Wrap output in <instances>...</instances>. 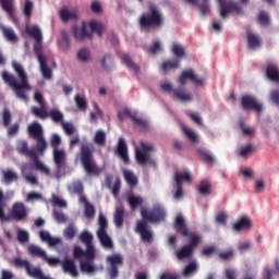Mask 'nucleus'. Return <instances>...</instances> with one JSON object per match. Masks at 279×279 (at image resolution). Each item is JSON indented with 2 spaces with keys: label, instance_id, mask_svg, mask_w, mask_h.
Masks as SVG:
<instances>
[{
  "label": "nucleus",
  "instance_id": "obj_36",
  "mask_svg": "<svg viewBox=\"0 0 279 279\" xmlns=\"http://www.w3.org/2000/svg\"><path fill=\"white\" fill-rule=\"evenodd\" d=\"M1 8L9 16H14V0H0Z\"/></svg>",
  "mask_w": 279,
  "mask_h": 279
},
{
  "label": "nucleus",
  "instance_id": "obj_7",
  "mask_svg": "<svg viewBox=\"0 0 279 279\" xmlns=\"http://www.w3.org/2000/svg\"><path fill=\"white\" fill-rule=\"evenodd\" d=\"M74 37L77 40H93V34H97L99 38L104 36V33L106 32V26L99 22H83L82 27L77 28L75 27L74 29Z\"/></svg>",
  "mask_w": 279,
  "mask_h": 279
},
{
  "label": "nucleus",
  "instance_id": "obj_62",
  "mask_svg": "<svg viewBox=\"0 0 279 279\" xmlns=\"http://www.w3.org/2000/svg\"><path fill=\"white\" fill-rule=\"evenodd\" d=\"M47 244L49 247H56V250H58V247H62V239L51 236Z\"/></svg>",
  "mask_w": 279,
  "mask_h": 279
},
{
  "label": "nucleus",
  "instance_id": "obj_43",
  "mask_svg": "<svg viewBox=\"0 0 279 279\" xmlns=\"http://www.w3.org/2000/svg\"><path fill=\"white\" fill-rule=\"evenodd\" d=\"M34 11V2L32 0H25L24 5L22 8V12L24 16L27 19H32V12Z\"/></svg>",
  "mask_w": 279,
  "mask_h": 279
},
{
  "label": "nucleus",
  "instance_id": "obj_34",
  "mask_svg": "<svg viewBox=\"0 0 279 279\" xmlns=\"http://www.w3.org/2000/svg\"><path fill=\"white\" fill-rule=\"evenodd\" d=\"M197 154L208 165H213L215 162V156H213L211 151H208L204 148H197Z\"/></svg>",
  "mask_w": 279,
  "mask_h": 279
},
{
  "label": "nucleus",
  "instance_id": "obj_1",
  "mask_svg": "<svg viewBox=\"0 0 279 279\" xmlns=\"http://www.w3.org/2000/svg\"><path fill=\"white\" fill-rule=\"evenodd\" d=\"M28 134L34 141H36L35 149H29L27 142L22 141L17 144V151L23 156H27L33 160L34 168L36 171H40V173H45V175H50L49 168H47L44 162L38 158V154H45L47 149V141L45 140V135L43 132V126L38 122H33L28 126Z\"/></svg>",
  "mask_w": 279,
  "mask_h": 279
},
{
  "label": "nucleus",
  "instance_id": "obj_13",
  "mask_svg": "<svg viewBox=\"0 0 279 279\" xmlns=\"http://www.w3.org/2000/svg\"><path fill=\"white\" fill-rule=\"evenodd\" d=\"M243 110H253L260 114L263 112V105L256 100L254 96L244 95L241 99Z\"/></svg>",
  "mask_w": 279,
  "mask_h": 279
},
{
  "label": "nucleus",
  "instance_id": "obj_39",
  "mask_svg": "<svg viewBox=\"0 0 279 279\" xmlns=\"http://www.w3.org/2000/svg\"><path fill=\"white\" fill-rule=\"evenodd\" d=\"M94 143L98 145L99 147H105L106 146V132L98 130L95 133L94 136Z\"/></svg>",
  "mask_w": 279,
  "mask_h": 279
},
{
  "label": "nucleus",
  "instance_id": "obj_59",
  "mask_svg": "<svg viewBox=\"0 0 279 279\" xmlns=\"http://www.w3.org/2000/svg\"><path fill=\"white\" fill-rule=\"evenodd\" d=\"M133 123L138 128H141L142 130H147L149 128V122H147L142 118H138V116L135 117V119L133 120Z\"/></svg>",
  "mask_w": 279,
  "mask_h": 279
},
{
  "label": "nucleus",
  "instance_id": "obj_16",
  "mask_svg": "<svg viewBox=\"0 0 279 279\" xmlns=\"http://www.w3.org/2000/svg\"><path fill=\"white\" fill-rule=\"evenodd\" d=\"M53 160H54V165L57 167L58 173L66 169V154L64 153V150L62 149L53 150Z\"/></svg>",
  "mask_w": 279,
  "mask_h": 279
},
{
  "label": "nucleus",
  "instance_id": "obj_21",
  "mask_svg": "<svg viewBox=\"0 0 279 279\" xmlns=\"http://www.w3.org/2000/svg\"><path fill=\"white\" fill-rule=\"evenodd\" d=\"M174 228L178 234H181V236H189V229H186V221L182 216H177L174 221Z\"/></svg>",
  "mask_w": 279,
  "mask_h": 279
},
{
  "label": "nucleus",
  "instance_id": "obj_26",
  "mask_svg": "<svg viewBox=\"0 0 279 279\" xmlns=\"http://www.w3.org/2000/svg\"><path fill=\"white\" fill-rule=\"evenodd\" d=\"M191 172L185 171V172H175L174 173V184H179L182 186V184H184V182H187L189 184H191Z\"/></svg>",
  "mask_w": 279,
  "mask_h": 279
},
{
  "label": "nucleus",
  "instance_id": "obj_57",
  "mask_svg": "<svg viewBox=\"0 0 279 279\" xmlns=\"http://www.w3.org/2000/svg\"><path fill=\"white\" fill-rule=\"evenodd\" d=\"M216 223H219V226H228V214L225 211L217 214Z\"/></svg>",
  "mask_w": 279,
  "mask_h": 279
},
{
  "label": "nucleus",
  "instance_id": "obj_5",
  "mask_svg": "<svg viewBox=\"0 0 279 279\" xmlns=\"http://www.w3.org/2000/svg\"><path fill=\"white\" fill-rule=\"evenodd\" d=\"M138 25L142 32L160 29L165 26V15L156 4L150 3L147 11L140 15Z\"/></svg>",
  "mask_w": 279,
  "mask_h": 279
},
{
  "label": "nucleus",
  "instance_id": "obj_55",
  "mask_svg": "<svg viewBox=\"0 0 279 279\" xmlns=\"http://www.w3.org/2000/svg\"><path fill=\"white\" fill-rule=\"evenodd\" d=\"M182 130L185 136H187L189 141H191L192 143H197V134L193 130L186 126H183Z\"/></svg>",
  "mask_w": 279,
  "mask_h": 279
},
{
  "label": "nucleus",
  "instance_id": "obj_6",
  "mask_svg": "<svg viewBox=\"0 0 279 279\" xmlns=\"http://www.w3.org/2000/svg\"><path fill=\"white\" fill-rule=\"evenodd\" d=\"M95 148L93 146L85 144L81 147V165L87 175H99L101 169L97 166L95 160Z\"/></svg>",
  "mask_w": 279,
  "mask_h": 279
},
{
  "label": "nucleus",
  "instance_id": "obj_52",
  "mask_svg": "<svg viewBox=\"0 0 279 279\" xmlns=\"http://www.w3.org/2000/svg\"><path fill=\"white\" fill-rule=\"evenodd\" d=\"M5 196L3 191L0 190V220L5 221Z\"/></svg>",
  "mask_w": 279,
  "mask_h": 279
},
{
  "label": "nucleus",
  "instance_id": "obj_33",
  "mask_svg": "<svg viewBox=\"0 0 279 279\" xmlns=\"http://www.w3.org/2000/svg\"><path fill=\"white\" fill-rule=\"evenodd\" d=\"M175 254L179 260H184V258H189V256L193 255V248L187 244L178 250Z\"/></svg>",
  "mask_w": 279,
  "mask_h": 279
},
{
  "label": "nucleus",
  "instance_id": "obj_61",
  "mask_svg": "<svg viewBox=\"0 0 279 279\" xmlns=\"http://www.w3.org/2000/svg\"><path fill=\"white\" fill-rule=\"evenodd\" d=\"M61 143H62V140L59 137V135L53 134L52 138L50 141V145H51L53 151L59 150L58 147H60Z\"/></svg>",
  "mask_w": 279,
  "mask_h": 279
},
{
  "label": "nucleus",
  "instance_id": "obj_18",
  "mask_svg": "<svg viewBox=\"0 0 279 279\" xmlns=\"http://www.w3.org/2000/svg\"><path fill=\"white\" fill-rule=\"evenodd\" d=\"M11 215L15 221H24V219H27V209L23 203H15L12 207Z\"/></svg>",
  "mask_w": 279,
  "mask_h": 279
},
{
  "label": "nucleus",
  "instance_id": "obj_42",
  "mask_svg": "<svg viewBox=\"0 0 279 279\" xmlns=\"http://www.w3.org/2000/svg\"><path fill=\"white\" fill-rule=\"evenodd\" d=\"M32 114H34L38 119H47L49 112H47V109H45V105H44V106H40V108L33 107Z\"/></svg>",
  "mask_w": 279,
  "mask_h": 279
},
{
  "label": "nucleus",
  "instance_id": "obj_27",
  "mask_svg": "<svg viewBox=\"0 0 279 279\" xmlns=\"http://www.w3.org/2000/svg\"><path fill=\"white\" fill-rule=\"evenodd\" d=\"M39 62L40 73L44 80H51L53 77V71L47 66V59H41Z\"/></svg>",
  "mask_w": 279,
  "mask_h": 279
},
{
  "label": "nucleus",
  "instance_id": "obj_56",
  "mask_svg": "<svg viewBox=\"0 0 279 279\" xmlns=\"http://www.w3.org/2000/svg\"><path fill=\"white\" fill-rule=\"evenodd\" d=\"M85 217L86 219H95V206L90 203L85 204Z\"/></svg>",
  "mask_w": 279,
  "mask_h": 279
},
{
  "label": "nucleus",
  "instance_id": "obj_15",
  "mask_svg": "<svg viewBox=\"0 0 279 279\" xmlns=\"http://www.w3.org/2000/svg\"><path fill=\"white\" fill-rule=\"evenodd\" d=\"M44 260L50 266V267H58V265H61L62 270L64 274H71V258L65 257L64 262L60 260L58 257H44Z\"/></svg>",
  "mask_w": 279,
  "mask_h": 279
},
{
  "label": "nucleus",
  "instance_id": "obj_41",
  "mask_svg": "<svg viewBox=\"0 0 279 279\" xmlns=\"http://www.w3.org/2000/svg\"><path fill=\"white\" fill-rule=\"evenodd\" d=\"M183 276L184 278H189V276H193V274H197V263L191 262L185 266L183 269Z\"/></svg>",
  "mask_w": 279,
  "mask_h": 279
},
{
  "label": "nucleus",
  "instance_id": "obj_4",
  "mask_svg": "<svg viewBox=\"0 0 279 279\" xmlns=\"http://www.w3.org/2000/svg\"><path fill=\"white\" fill-rule=\"evenodd\" d=\"M12 68L20 78L19 83L16 82V76H14V74H10L8 71L2 72L1 77L4 84H8L11 90H13L17 99H21L22 101H28L27 90H32V85H29L27 73H25L23 65L16 61L12 62Z\"/></svg>",
  "mask_w": 279,
  "mask_h": 279
},
{
  "label": "nucleus",
  "instance_id": "obj_64",
  "mask_svg": "<svg viewBox=\"0 0 279 279\" xmlns=\"http://www.w3.org/2000/svg\"><path fill=\"white\" fill-rule=\"evenodd\" d=\"M254 147L252 146V144H247L245 147L240 149L239 156H241V158H245L246 156H250V154H252Z\"/></svg>",
  "mask_w": 279,
  "mask_h": 279
},
{
  "label": "nucleus",
  "instance_id": "obj_20",
  "mask_svg": "<svg viewBox=\"0 0 279 279\" xmlns=\"http://www.w3.org/2000/svg\"><path fill=\"white\" fill-rule=\"evenodd\" d=\"M124 217H125V207H123V205H118L113 214V221L117 228H123Z\"/></svg>",
  "mask_w": 279,
  "mask_h": 279
},
{
  "label": "nucleus",
  "instance_id": "obj_51",
  "mask_svg": "<svg viewBox=\"0 0 279 279\" xmlns=\"http://www.w3.org/2000/svg\"><path fill=\"white\" fill-rule=\"evenodd\" d=\"M172 53L177 56V58H184V47L178 43L172 44Z\"/></svg>",
  "mask_w": 279,
  "mask_h": 279
},
{
  "label": "nucleus",
  "instance_id": "obj_2",
  "mask_svg": "<svg viewBox=\"0 0 279 279\" xmlns=\"http://www.w3.org/2000/svg\"><path fill=\"white\" fill-rule=\"evenodd\" d=\"M143 220L136 222L135 232L141 235L144 243H154V232L149 229V223H160L167 219V211L160 205H156L153 209H141Z\"/></svg>",
  "mask_w": 279,
  "mask_h": 279
},
{
  "label": "nucleus",
  "instance_id": "obj_3",
  "mask_svg": "<svg viewBox=\"0 0 279 279\" xmlns=\"http://www.w3.org/2000/svg\"><path fill=\"white\" fill-rule=\"evenodd\" d=\"M81 243L85 245L86 250L83 251L80 246L73 247V256L77 260H81L80 267L83 274H95L97 271V267H95V244L93 243V235L88 231H83L78 236Z\"/></svg>",
  "mask_w": 279,
  "mask_h": 279
},
{
  "label": "nucleus",
  "instance_id": "obj_54",
  "mask_svg": "<svg viewBox=\"0 0 279 279\" xmlns=\"http://www.w3.org/2000/svg\"><path fill=\"white\" fill-rule=\"evenodd\" d=\"M218 256L220 260L223 262L232 260V258H234V251L232 248H229L227 251L220 252Z\"/></svg>",
  "mask_w": 279,
  "mask_h": 279
},
{
  "label": "nucleus",
  "instance_id": "obj_30",
  "mask_svg": "<svg viewBox=\"0 0 279 279\" xmlns=\"http://www.w3.org/2000/svg\"><path fill=\"white\" fill-rule=\"evenodd\" d=\"M123 177L126 184H129L131 189H134V186L138 184V178L136 177V174H134V172L130 170H123Z\"/></svg>",
  "mask_w": 279,
  "mask_h": 279
},
{
  "label": "nucleus",
  "instance_id": "obj_48",
  "mask_svg": "<svg viewBox=\"0 0 279 279\" xmlns=\"http://www.w3.org/2000/svg\"><path fill=\"white\" fill-rule=\"evenodd\" d=\"M2 34L4 38L10 43H16V40H19V37H16V34L12 28H3Z\"/></svg>",
  "mask_w": 279,
  "mask_h": 279
},
{
  "label": "nucleus",
  "instance_id": "obj_38",
  "mask_svg": "<svg viewBox=\"0 0 279 279\" xmlns=\"http://www.w3.org/2000/svg\"><path fill=\"white\" fill-rule=\"evenodd\" d=\"M183 236L191 240L190 244L187 245L192 247V251H194L195 247H197V245H199V243L202 242V236L195 235V233L191 231H187V235H183Z\"/></svg>",
  "mask_w": 279,
  "mask_h": 279
},
{
  "label": "nucleus",
  "instance_id": "obj_40",
  "mask_svg": "<svg viewBox=\"0 0 279 279\" xmlns=\"http://www.w3.org/2000/svg\"><path fill=\"white\" fill-rule=\"evenodd\" d=\"M50 204L54 208H66V201L60 198V196L52 194Z\"/></svg>",
  "mask_w": 279,
  "mask_h": 279
},
{
  "label": "nucleus",
  "instance_id": "obj_37",
  "mask_svg": "<svg viewBox=\"0 0 279 279\" xmlns=\"http://www.w3.org/2000/svg\"><path fill=\"white\" fill-rule=\"evenodd\" d=\"M74 101H75L76 108H77V110H80V112H86V110H88V102H86V98L84 96L76 95L74 97Z\"/></svg>",
  "mask_w": 279,
  "mask_h": 279
},
{
  "label": "nucleus",
  "instance_id": "obj_58",
  "mask_svg": "<svg viewBox=\"0 0 279 279\" xmlns=\"http://www.w3.org/2000/svg\"><path fill=\"white\" fill-rule=\"evenodd\" d=\"M17 241L19 243H27V241H29V233H27L25 230L19 229Z\"/></svg>",
  "mask_w": 279,
  "mask_h": 279
},
{
  "label": "nucleus",
  "instance_id": "obj_35",
  "mask_svg": "<svg viewBox=\"0 0 279 279\" xmlns=\"http://www.w3.org/2000/svg\"><path fill=\"white\" fill-rule=\"evenodd\" d=\"M28 254H31V256H36L37 258H43V260H45L47 256V252L43 251L40 246L36 245L28 246Z\"/></svg>",
  "mask_w": 279,
  "mask_h": 279
},
{
  "label": "nucleus",
  "instance_id": "obj_10",
  "mask_svg": "<svg viewBox=\"0 0 279 279\" xmlns=\"http://www.w3.org/2000/svg\"><path fill=\"white\" fill-rule=\"evenodd\" d=\"M26 34L34 38V53L38 60H47L46 57L43 56V32L38 26H31L26 28Z\"/></svg>",
  "mask_w": 279,
  "mask_h": 279
},
{
  "label": "nucleus",
  "instance_id": "obj_31",
  "mask_svg": "<svg viewBox=\"0 0 279 279\" xmlns=\"http://www.w3.org/2000/svg\"><path fill=\"white\" fill-rule=\"evenodd\" d=\"M122 60L124 64H126L128 69L134 71L135 75H138V73H141V68H138V65L134 63L130 54H122Z\"/></svg>",
  "mask_w": 279,
  "mask_h": 279
},
{
  "label": "nucleus",
  "instance_id": "obj_53",
  "mask_svg": "<svg viewBox=\"0 0 279 279\" xmlns=\"http://www.w3.org/2000/svg\"><path fill=\"white\" fill-rule=\"evenodd\" d=\"M2 123L4 128H8L10 123H12V113L10 112V109L4 108L2 112Z\"/></svg>",
  "mask_w": 279,
  "mask_h": 279
},
{
  "label": "nucleus",
  "instance_id": "obj_23",
  "mask_svg": "<svg viewBox=\"0 0 279 279\" xmlns=\"http://www.w3.org/2000/svg\"><path fill=\"white\" fill-rule=\"evenodd\" d=\"M262 44H263V39L258 34H254L251 32L247 33L248 49H258V47H260Z\"/></svg>",
  "mask_w": 279,
  "mask_h": 279
},
{
  "label": "nucleus",
  "instance_id": "obj_45",
  "mask_svg": "<svg viewBox=\"0 0 279 279\" xmlns=\"http://www.w3.org/2000/svg\"><path fill=\"white\" fill-rule=\"evenodd\" d=\"M213 185L208 181H202L201 184L198 185V193L201 195H210L211 191L210 189Z\"/></svg>",
  "mask_w": 279,
  "mask_h": 279
},
{
  "label": "nucleus",
  "instance_id": "obj_63",
  "mask_svg": "<svg viewBox=\"0 0 279 279\" xmlns=\"http://www.w3.org/2000/svg\"><path fill=\"white\" fill-rule=\"evenodd\" d=\"M258 23L262 25H269V14L265 11H260L258 14Z\"/></svg>",
  "mask_w": 279,
  "mask_h": 279
},
{
  "label": "nucleus",
  "instance_id": "obj_9",
  "mask_svg": "<svg viewBox=\"0 0 279 279\" xmlns=\"http://www.w3.org/2000/svg\"><path fill=\"white\" fill-rule=\"evenodd\" d=\"M98 226L96 234L100 245H102L105 250H112L114 247V243L112 242V238L108 235V219H106L104 214L99 215Z\"/></svg>",
  "mask_w": 279,
  "mask_h": 279
},
{
  "label": "nucleus",
  "instance_id": "obj_11",
  "mask_svg": "<svg viewBox=\"0 0 279 279\" xmlns=\"http://www.w3.org/2000/svg\"><path fill=\"white\" fill-rule=\"evenodd\" d=\"M107 264L109 265L108 268V275L110 279H117L119 278V267H123V255L119 253H114L111 255H108Z\"/></svg>",
  "mask_w": 279,
  "mask_h": 279
},
{
  "label": "nucleus",
  "instance_id": "obj_12",
  "mask_svg": "<svg viewBox=\"0 0 279 279\" xmlns=\"http://www.w3.org/2000/svg\"><path fill=\"white\" fill-rule=\"evenodd\" d=\"M218 3L221 19H228L231 12H235V14H243V8L232 0H218Z\"/></svg>",
  "mask_w": 279,
  "mask_h": 279
},
{
  "label": "nucleus",
  "instance_id": "obj_22",
  "mask_svg": "<svg viewBox=\"0 0 279 279\" xmlns=\"http://www.w3.org/2000/svg\"><path fill=\"white\" fill-rule=\"evenodd\" d=\"M2 182L4 184H12V182H19V174L12 169L2 170Z\"/></svg>",
  "mask_w": 279,
  "mask_h": 279
},
{
  "label": "nucleus",
  "instance_id": "obj_25",
  "mask_svg": "<svg viewBox=\"0 0 279 279\" xmlns=\"http://www.w3.org/2000/svg\"><path fill=\"white\" fill-rule=\"evenodd\" d=\"M173 93L179 101H193V95L186 92V88L184 87H179L178 89H174Z\"/></svg>",
  "mask_w": 279,
  "mask_h": 279
},
{
  "label": "nucleus",
  "instance_id": "obj_24",
  "mask_svg": "<svg viewBox=\"0 0 279 279\" xmlns=\"http://www.w3.org/2000/svg\"><path fill=\"white\" fill-rule=\"evenodd\" d=\"M22 175L26 182H29V184H38V179L36 177L29 174V171H32V166L28 163H25L21 167Z\"/></svg>",
  "mask_w": 279,
  "mask_h": 279
},
{
  "label": "nucleus",
  "instance_id": "obj_46",
  "mask_svg": "<svg viewBox=\"0 0 279 279\" xmlns=\"http://www.w3.org/2000/svg\"><path fill=\"white\" fill-rule=\"evenodd\" d=\"M52 217L57 223H66V216L61 209L54 208L52 211Z\"/></svg>",
  "mask_w": 279,
  "mask_h": 279
},
{
  "label": "nucleus",
  "instance_id": "obj_47",
  "mask_svg": "<svg viewBox=\"0 0 279 279\" xmlns=\"http://www.w3.org/2000/svg\"><path fill=\"white\" fill-rule=\"evenodd\" d=\"M48 117L54 121V123H60L64 119V116L60 110L58 109H52L48 112Z\"/></svg>",
  "mask_w": 279,
  "mask_h": 279
},
{
  "label": "nucleus",
  "instance_id": "obj_8",
  "mask_svg": "<svg viewBox=\"0 0 279 279\" xmlns=\"http://www.w3.org/2000/svg\"><path fill=\"white\" fill-rule=\"evenodd\" d=\"M151 151H156L154 144L141 142L140 146L135 149V160L137 165H148V167L156 169L158 167V162H156V159L151 158Z\"/></svg>",
  "mask_w": 279,
  "mask_h": 279
},
{
  "label": "nucleus",
  "instance_id": "obj_44",
  "mask_svg": "<svg viewBox=\"0 0 279 279\" xmlns=\"http://www.w3.org/2000/svg\"><path fill=\"white\" fill-rule=\"evenodd\" d=\"M128 202L131 210H136L138 206H143V197L141 196H130Z\"/></svg>",
  "mask_w": 279,
  "mask_h": 279
},
{
  "label": "nucleus",
  "instance_id": "obj_49",
  "mask_svg": "<svg viewBox=\"0 0 279 279\" xmlns=\"http://www.w3.org/2000/svg\"><path fill=\"white\" fill-rule=\"evenodd\" d=\"M77 59L81 62H89L90 60V50L86 49V48H82L81 50H78L77 52Z\"/></svg>",
  "mask_w": 279,
  "mask_h": 279
},
{
  "label": "nucleus",
  "instance_id": "obj_19",
  "mask_svg": "<svg viewBox=\"0 0 279 279\" xmlns=\"http://www.w3.org/2000/svg\"><path fill=\"white\" fill-rule=\"evenodd\" d=\"M266 76L270 82L279 84V66L274 61H267L266 63Z\"/></svg>",
  "mask_w": 279,
  "mask_h": 279
},
{
  "label": "nucleus",
  "instance_id": "obj_32",
  "mask_svg": "<svg viewBox=\"0 0 279 279\" xmlns=\"http://www.w3.org/2000/svg\"><path fill=\"white\" fill-rule=\"evenodd\" d=\"M178 66H180V59L166 60L161 63L163 73H169L171 69H178Z\"/></svg>",
  "mask_w": 279,
  "mask_h": 279
},
{
  "label": "nucleus",
  "instance_id": "obj_50",
  "mask_svg": "<svg viewBox=\"0 0 279 279\" xmlns=\"http://www.w3.org/2000/svg\"><path fill=\"white\" fill-rule=\"evenodd\" d=\"M101 66L105 71H111V69H112V56L105 54L101 59Z\"/></svg>",
  "mask_w": 279,
  "mask_h": 279
},
{
  "label": "nucleus",
  "instance_id": "obj_14",
  "mask_svg": "<svg viewBox=\"0 0 279 279\" xmlns=\"http://www.w3.org/2000/svg\"><path fill=\"white\" fill-rule=\"evenodd\" d=\"M186 80H190V82H192L196 86H202V84H204V78L198 77L193 69L185 70L181 73L179 77V83L181 84V86H186Z\"/></svg>",
  "mask_w": 279,
  "mask_h": 279
},
{
  "label": "nucleus",
  "instance_id": "obj_17",
  "mask_svg": "<svg viewBox=\"0 0 279 279\" xmlns=\"http://www.w3.org/2000/svg\"><path fill=\"white\" fill-rule=\"evenodd\" d=\"M116 154L119 156V158H121L124 165H130V157L128 156V144H125V140L123 137H120L118 141Z\"/></svg>",
  "mask_w": 279,
  "mask_h": 279
},
{
  "label": "nucleus",
  "instance_id": "obj_28",
  "mask_svg": "<svg viewBox=\"0 0 279 279\" xmlns=\"http://www.w3.org/2000/svg\"><path fill=\"white\" fill-rule=\"evenodd\" d=\"M247 228H252V220L247 217H242L238 222L233 225V230H235V232L247 230Z\"/></svg>",
  "mask_w": 279,
  "mask_h": 279
},
{
  "label": "nucleus",
  "instance_id": "obj_60",
  "mask_svg": "<svg viewBox=\"0 0 279 279\" xmlns=\"http://www.w3.org/2000/svg\"><path fill=\"white\" fill-rule=\"evenodd\" d=\"M59 16L63 23H66V21H71V11H69L66 8H62L59 11Z\"/></svg>",
  "mask_w": 279,
  "mask_h": 279
},
{
  "label": "nucleus",
  "instance_id": "obj_29",
  "mask_svg": "<svg viewBox=\"0 0 279 279\" xmlns=\"http://www.w3.org/2000/svg\"><path fill=\"white\" fill-rule=\"evenodd\" d=\"M61 38L58 40L59 49L61 51H69V47H71V41L69 39V33L65 31H61Z\"/></svg>",
  "mask_w": 279,
  "mask_h": 279
}]
</instances>
